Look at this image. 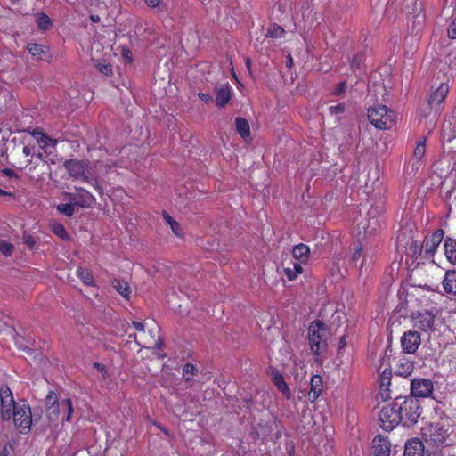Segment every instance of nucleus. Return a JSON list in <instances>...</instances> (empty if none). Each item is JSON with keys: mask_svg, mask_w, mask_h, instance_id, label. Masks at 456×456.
Masks as SVG:
<instances>
[{"mask_svg": "<svg viewBox=\"0 0 456 456\" xmlns=\"http://www.w3.org/2000/svg\"><path fill=\"white\" fill-rule=\"evenodd\" d=\"M397 410L400 416V421L405 426H411L417 423L421 414V408L418 399L413 397H405L400 403H397Z\"/></svg>", "mask_w": 456, "mask_h": 456, "instance_id": "obj_5", "label": "nucleus"}, {"mask_svg": "<svg viewBox=\"0 0 456 456\" xmlns=\"http://www.w3.org/2000/svg\"><path fill=\"white\" fill-rule=\"evenodd\" d=\"M412 323L422 331H433L436 329V317L428 311L419 312L412 315Z\"/></svg>", "mask_w": 456, "mask_h": 456, "instance_id": "obj_15", "label": "nucleus"}, {"mask_svg": "<svg viewBox=\"0 0 456 456\" xmlns=\"http://www.w3.org/2000/svg\"><path fill=\"white\" fill-rule=\"evenodd\" d=\"M362 61V56L361 54L354 56L352 60V67L354 69H358L361 65Z\"/></svg>", "mask_w": 456, "mask_h": 456, "instance_id": "obj_52", "label": "nucleus"}, {"mask_svg": "<svg viewBox=\"0 0 456 456\" xmlns=\"http://www.w3.org/2000/svg\"><path fill=\"white\" fill-rule=\"evenodd\" d=\"M310 255V248L307 245L300 243L296 245L292 250V256L298 263L305 264L308 261Z\"/></svg>", "mask_w": 456, "mask_h": 456, "instance_id": "obj_23", "label": "nucleus"}, {"mask_svg": "<svg viewBox=\"0 0 456 456\" xmlns=\"http://www.w3.org/2000/svg\"><path fill=\"white\" fill-rule=\"evenodd\" d=\"M144 4L156 12H165L167 10V4L163 0H142Z\"/></svg>", "mask_w": 456, "mask_h": 456, "instance_id": "obj_31", "label": "nucleus"}, {"mask_svg": "<svg viewBox=\"0 0 456 456\" xmlns=\"http://www.w3.org/2000/svg\"><path fill=\"white\" fill-rule=\"evenodd\" d=\"M282 273L289 281H292L303 273V267L301 263L291 262L288 266H283Z\"/></svg>", "mask_w": 456, "mask_h": 456, "instance_id": "obj_24", "label": "nucleus"}, {"mask_svg": "<svg viewBox=\"0 0 456 456\" xmlns=\"http://www.w3.org/2000/svg\"><path fill=\"white\" fill-rule=\"evenodd\" d=\"M308 340L313 354L317 357L327 348L325 324L321 321L312 322L308 328Z\"/></svg>", "mask_w": 456, "mask_h": 456, "instance_id": "obj_4", "label": "nucleus"}, {"mask_svg": "<svg viewBox=\"0 0 456 456\" xmlns=\"http://www.w3.org/2000/svg\"><path fill=\"white\" fill-rule=\"evenodd\" d=\"M61 412L65 414V416L63 417V420L67 421V422L70 421V419L72 418V414L74 412V409H73V405H72L71 400L69 398L61 400Z\"/></svg>", "mask_w": 456, "mask_h": 456, "instance_id": "obj_32", "label": "nucleus"}, {"mask_svg": "<svg viewBox=\"0 0 456 456\" xmlns=\"http://www.w3.org/2000/svg\"><path fill=\"white\" fill-rule=\"evenodd\" d=\"M22 240H23V242L29 248H33L34 246L36 245V240L35 239L33 238V236L31 234H29L28 232H24L23 234V237H22Z\"/></svg>", "mask_w": 456, "mask_h": 456, "instance_id": "obj_45", "label": "nucleus"}, {"mask_svg": "<svg viewBox=\"0 0 456 456\" xmlns=\"http://www.w3.org/2000/svg\"><path fill=\"white\" fill-rule=\"evenodd\" d=\"M76 274L84 284L88 286L94 284L93 274L87 268L79 266L76 271Z\"/></svg>", "mask_w": 456, "mask_h": 456, "instance_id": "obj_30", "label": "nucleus"}, {"mask_svg": "<svg viewBox=\"0 0 456 456\" xmlns=\"http://www.w3.org/2000/svg\"><path fill=\"white\" fill-rule=\"evenodd\" d=\"M37 25L41 30H48L52 26L53 22L50 17L45 12H40L37 16Z\"/></svg>", "mask_w": 456, "mask_h": 456, "instance_id": "obj_34", "label": "nucleus"}, {"mask_svg": "<svg viewBox=\"0 0 456 456\" xmlns=\"http://www.w3.org/2000/svg\"><path fill=\"white\" fill-rule=\"evenodd\" d=\"M122 56L128 61V62H132V53L129 50L123 49L122 51Z\"/></svg>", "mask_w": 456, "mask_h": 456, "instance_id": "obj_55", "label": "nucleus"}, {"mask_svg": "<svg viewBox=\"0 0 456 456\" xmlns=\"http://www.w3.org/2000/svg\"><path fill=\"white\" fill-rule=\"evenodd\" d=\"M285 35V30L282 27L273 24L267 31L266 37L272 38H281Z\"/></svg>", "mask_w": 456, "mask_h": 456, "instance_id": "obj_39", "label": "nucleus"}, {"mask_svg": "<svg viewBox=\"0 0 456 456\" xmlns=\"http://www.w3.org/2000/svg\"><path fill=\"white\" fill-rule=\"evenodd\" d=\"M443 287L447 293L456 295V271H448L445 273Z\"/></svg>", "mask_w": 456, "mask_h": 456, "instance_id": "obj_25", "label": "nucleus"}, {"mask_svg": "<svg viewBox=\"0 0 456 456\" xmlns=\"http://www.w3.org/2000/svg\"><path fill=\"white\" fill-rule=\"evenodd\" d=\"M96 69L103 75L109 77L112 75V66L106 61H100L96 64Z\"/></svg>", "mask_w": 456, "mask_h": 456, "instance_id": "obj_42", "label": "nucleus"}, {"mask_svg": "<svg viewBox=\"0 0 456 456\" xmlns=\"http://www.w3.org/2000/svg\"><path fill=\"white\" fill-rule=\"evenodd\" d=\"M112 285L116 291L119 293L124 298H128L131 294V289L127 281L120 279H114Z\"/></svg>", "mask_w": 456, "mask_h": 456, "instance_id": "obj_29", "label": "nucleus"}, {"mask_svg": "<svg viewBox=\"0 0 456 456\" xmlns=\"http://www.w3.org/2000/svg\"><path fill=\"white\" fill-rule=\"evenodd\" d=\"M170 228L172 230V232L178 237H182V232H181V226H180V224L178 222H176L175 220H172V224L170 225Z\"/></svg>", "mask_w": 456, "mask_h": 456, "instance_id": "obj_49", "label": "nucleus"}, {"mask_svg": "<svg viewBox=\"0 0 456 456\" xmlns=\"http://www.w3.org/2000/svg\"><path fill=\"white\" fill-rule=\"evenodd\" d=\"M198 97L204 102H209L212 101V96L208 94L200 92Z\"/></svg>", "mask_w": 456, "mask_h": 456, "instance_id": "obj_54", "label": "nucleus"}, {"mask_svg": "<svg viewBox=\"0 0 456 456\" xmlns=\"http://www.w3.org/2000/svg\"><path fill=\"white\" fill-rule=\"evenodd\" d=\"M57 401H59L57 394L53 390H50L45 397V408L57 403Z\"/></svg>", "mask_w": 456, "mask_h": 456, "instance_id": "obj_43", "label": "nucleus"}, {"mask_svg": "<svg viewBox=\"0 0 456 456\" xmlns=\"http://www.w3.org/2000/svg\"><path fill=\"white\" fill-rule=\"evenodd\" d=\"M232 98V89L228 83L216 89V104L219 108H224Z\"/></svg>", "mask_w": 456, "mask_h": 456, "instance_id": "obj_20", "label": "nucleus"}, {"mask_svg": "<svg viewBox=\"0 0 456 456\" xmlns=\"http://www.w3.org/2000/svg\"><path fill=\"white\" fill-rule=\"evenodd\" d=\"M52 231L56 236H58L61 240H69V235L67 232L65 227L62 224H59V223L53 224L52 225Z\"/></svg>", "mask_w": 456, "mask_h": 456, "instance_id": "obj_38", "label": "nucleus"}, {"mask_svg": "<svg viewBox=\"0 0 456 456\" xmlns=\"http://www.w3.org/2000/svg\"><path fill=\"white\" fill-rule=\"evenodd\" d=\"M369 221L358 223L354 227V234L357 240L358 247L352 256V260L357 262L362 256L363 248L369 244L370 232L368 230Z\"/></svg>", "mask_w": 456, "mask_h": 456, "instance_id": "obj_9", "label": "nucleus"}, {"mask_svg": "<svg viewBox=\"0 0 456 456\" xmlns=\"http://www.w3.org/2000/svg\"><path fill=\"white\" fill-rule=\"evenodd\" d=\"M448 82L441 83L437 87H432L428 94V104L430 106L431 110L435 111V116H437L441 110V105L445 100L449 92Z\"/></svg>", "mask_w": 456, "mask_h": 456, "instance_id": "obj_10", "label": "nucleus"}, {"mask_svg": "<svg viewBox=\"0 0 456 456\" xmlns=\"http://www.w3.org/2000/svg\"><path fill=\"white\" fill-rule=\"evenodd\" d=\"M444 231L436 230L431 235L427 236L424 240L423 248L428 255H434L444 239Z\"/></svg>", "mask_w": 456, "mask_h": 456, "instance_id": "obj_17", "label": "nucleus"}, {"mask_svg": "<svg viewBox=\"0 0 456 456\" xmlns=\"http://www.w3.org/2000/svg\"><path fill=\"white\" fill-rule=\"evenodd\" d=\"M423 454L424 445L419 439L414 438L406 443L403 456H423Z\"/></svg>", "mask_w": 456, "mask_h": 456, "instance_id": "obj_22", "label": "nucleus"}, {"mask_svg": "<svg viewBox=\"0 0 456 456\" xmlns=\"http://www.w3.org/2000/svg\"><path fill=\"white\" fill-rule=\"evenodd\" d=\"M2 173H4L8 177L16 176L15 172L12 169H10V168H4L2 170Z\"/></svg>", "mask_w": 456, "mask_h": 456, "instance_id": "obj_58", "label": "nucleus"}, {"mask_svg": "<svg viewBox=\"0 0 456 456\" xmlns=\"http://www.w3.org/2000/svg\"><path fill=\"white\" fill-rule=\"evenodd\" d=\"M94 367H95L97 370H104V366H103L102 364H101V363L94 362Z\"/></svg>", "mask_w": 456, "mask_h": 456, "instance_id": "obj_64", "label": "nucleus"}, {"mask_svg": "<svg viewBox=\"0 0 456 456\" xmlns=\"http://www.w3.org/2000/svg\"><path fill=\"white\" fill-rule=\"evenodd\" d=\"M378 194H379V200H378V204H377V208H378V214H379V216H380L384 211L385 200L383 198L381 190L379 191Z\"/></svg>", "mask_w": 456, "mask_h": 456, "instance_id": "obj_48", "label": "nucleus"}, {"mask_svg": "<svg viewBox=\"0 0 456 456\" xmlns=\"http://www.w3.org/2000/svg\"><path fill=\"white\" fill-rule=\"evenodd\" d=\"M75 207L76 205L74 202H69V203H61L57 206V210L65 215L66 216H72L75 213Z\"/></svg>", "mask_w": 456, "mask_h": 456, "instance_id": "obj_37", "label": "nucleus"}, {"mask_svg": "<svg viewBox=\"0 0 456 456\" xmlns=\"http://www.w3.org/2000/svg\"><path fill=\"white\" fill-rule=\"evenodd\" d=\"M434 390V383L431 379L418 378L411 382V397L415 399L429 397Z\"/></svg>", "mask_w": 456, "mask_h": 456, "instance_id": "obj_12", "label": "nucleus"}, {"mask_svg": "<svg viewBox=\"0 0 456 456\" xmlns=\"http://www.w3.org/2000/svg\"><path fill=\"white\" fill-rule=\"evenodd\" d=\"M10 419H13L16 428L20 433H28L32 425V413L28 403L25 400L20 401L15 409L11 411Z\"/></svg>", "mask_w": 456, "mask_h": 456, "instance_id": "obj_6", "label": "nucleus"}, {"mask_svg": "<svg viewBox=\"0 0 456 456\" xmlns=\"http://www.w3.org/2000/svg\"><path fill=\"white\" fill-rule=\"evenodd\" d=\"M14 247L12 243L0 240V252L4 256H11L13 253Z\"/></svg>", "mask_w": 456, "mask_h": 456, "instance_id": "obj_41", "label": "nucleus"}, {"mask_svg": "<svg viewBox=\"0 0 456 456\" xmlns=\"http://www.w3.org/2000/svg\"><path fill=\"white\" fill-rule=\"evenodd\" d=\"M153 425H154L157 428H159L160 431H162L164 434H166L167 436H168V435H169L168 430H167L166 428H164L160 423L154 421V422H153Z\"/></svg>", "mask_w": 456, "mask_h": 456, "instance_id": "obj_57", "label": "nucleus"}, {"mask_svg": "<svg viewBox=\"0 0 456 456\" xmlns=\"http://www.w3.org/2000/svg\"><path fill=\"white\" fill-rule=\"evenodd\" d=\"M198 372L196 366L192 363H186L183 368V375L186 381L191 379L193 376H195Z\"/></svg>", "mask_w": 456, "mask_h": 456, "instance_id": "obj_40", "label": "nucleus"}, {"mask_svg": "<svg viewBox=\"0 0 456 456\" xmlns=\"http://www.w3.org/2000/svg\"><path fill=\"white\" fill-rule=\"evenodd\" d=\"M413 369V362L408 359L403 358L401 359L397 364L396 373L399 376L407 377L412 373Z\"/></svg>", "mask_w": 456, "mask_h": 456, "instance_id": "obj_27", "label": "nucleus"}, {"mask_svg": "<svg viewBox=\"0 0 456 456\" xmlns=\"http://www.w3.org/2000/svg\"><path fill=\"white\" fill-rule=\"evenodd\" d=\"M346 346V336H342L340 338H339V341H338V349H342L344 348L345 346Z\"/></svg>", "mask_w": 456, "mask_h": 456, "instance_id": "obj_59", "label": "nucleus"}, {"mask_svg": "<svg viewBox=\"0 0 456 456\" xmlns=\"http://www.w3.org/2000/svg\"><path fill=\"white\" fill-rule=\"evenodd\" d=\"M235 128L237 133L243 138L246 139L250 135L249 123L246 118L238 117L234 121Z\"/></svg>", "mask_w": 456, "mask_h": 456, "instance_id": "obj_26", "label": "nucleus"}, {"mask_svg": "<svg viewBox=\"0 0 456 456\" xmlns=\"http://www.w3.org/2000/svg\"><path fill=\"white\" fill-rule=\"evenodd\" d=\"M65 199L83 208H89L95 202L92 193L82 187H75V192L65 193Z\"/></svg>", "mask_w": 456, "mask_h": 456, "instance_id": "obj_11", "label": "nucleus"}, {"mask_svg": "<svg viewBox=\"0 0 456 456\" xmlns=\"http://www.w3.org/2000/svg\"><path fill=\"white\" fill-rule=\"evenodd\" d=\"M426 153V137H421L416 143L413 151V156L417 162H419Z\"/></svg>", "mask_w": 456, "mask_h": 456, "instance_id": "obj_33", "label": "nucleus"}, {"mask_svg": "<svg viewBox=\"0 0 456 456\" xmlns=\"http://www.w3.org/2000/svg\"><path fill=\"white\" fill-rule=\"evenodd\" d=\"M134 328L138 331V334H130L129 338H133L134 342L141 347L150 348L152 346L153 354L158 356V358H165V354H160V351L163 349L164 342L163 339L158 335L157 340L154 339L152 335L153 330L149 331V336L146 334L144 330V322L139 321H133L132 322Z\"/></svg>", "mask_w": 456, "mask_h": 456, "instance_id": "obj_2", "label": "nucleus"}, {"mask_svg": "<svg viewBox=\"0 0 456 456\" xmlns=\"http://www.w3.org/2000/svg\"><path fill=\"white\" fill-rule=\"evenodd\" d=\"M323 389V381L321 375H314L310 381V391L308 393V400L314 403L321 395Z\"/></svg>", "mask_w": 456, "mask_h": 456, "instance_id": "obj_21", "label": "nucleus"}, {"mask_svg": "<svg viewBox=\"0 0 456 456\" xmlns=\"http://www.w3.org/2000/svg\"><path fill=\"white\" fill-rule=\"evenodd\" d=\"M420 343V334L417 330H407L400 338V344L403 351L410 354H414L418 350Z\"/></svg>", "mask_w": 456, "mask_h": 456, "instance_id": "obj_14", "label": "nucleus"}, {"mask_svg": "<svg viewBox=\"0 0 456 456\" xmlns=\"http://www.w3.org/2000/svg\"><path fill=\"white\" fill-rule=\"evenodd\" d=\"M455 428L447 419L430 423L422 428V436L427 443L434 445L451 444Z\"/></svg>", "mask_w": 456, "mask_h": 456, "instance_id": "obj_1", "label": "nucleus"}, {"mask_svg": "<svg viewBox=\"0 0 456 456\" xmlns=\"http://www.w3.org/2000/svg\"><path fill=\"white\" fill-rule=\"evenodd\" d=\"M41 134L40 142H42L44 145H49L54 146L56 144V141L50 138L49 136L45 135V134L41 132H34L33 134Z\"/></svg>", "mask_w": 456, "mask_h": 456, "instance_id": "obj_44", "label": "nucleus"}, {"mask_svg": "<svg viewBox=\"0 0 456 456\" xmlns=\"http://www.w3.org/2000/svg\"><path fill=\"white\" fill-rule=\"evenodd\" d=\"M448 63L449 65L452 66V67H456V49L452 52H451L448 56Z\"/></svg>", "mask_w": 456, "mask_h": 456, "instance_id": "obj_51", "label": "nucleus"}, {"mask_svg": "<svg viewBox=\"0 0 456 456\" xmlns=\"http://www.w3.org/2000/svg\"><path fill=\"white\" fill-rule=\"evenodd\" d=\"M444 251L447 259L452 264H456V240L451 238H447L444 240Z\"/></svg>", "mask_w": 456, "mask_h": 456, "instance_id": "obj_28", "label": "nucleus"}, {"mask_svg": "<svg viewBox=\"0 0 456 456\" xmlns=\"http://www.w3.org/2000/svg\"><path fill=\"white\" fill-rule=\"evenodd\" d=\"M346 89V82H340L338 84L337 88L335 90V94L339 95L343 94Z\"/></svg>", "mask_w": 456, "mask_h": 456, "instance_id": "obj_53", "label": "nucleus"}, {"mask_svg": "<svg viewBox=\"0 0 456 456\" xmlns=\"http://www.w3.org/2000/svg\"><path fill=\"white\" fill-rule=\"evenodd\" d=\"M45 411L49 419L56 420L61 411V402L57 401V403L46 407Z\"/></svg>", "mask_w": 456, "mask_h": 456, "instance_id": "obj_35", "label": "nucleus"}, {"mask_svg": "<svg viewBox=\"0 0 456 456\" xmlns=\"http://www.w3.org/2000/svg\"><path fill=\"white\" fill-rule=\"evenodd\" d=\"M420 115L423 118L436 117L435 116V111L431 110L430 106L428 104L425 108L420 110Z\"/></svg>", "mask_w": 456, "mask_h": 456, "instance_id": "obj_50", "label": "nucleus"}, {"mask_svg": "<svg viewBox=\"0 0 456 456\" xmlns=\"http://www.w3.org/2000/svg\"><path fill=\"white\" fill-rule=\"evenodd\" d=\"M1 417L4 420H9L11 411L15 409L18 403L14 401L12 390L7 385L0 387Z\"/></svg>", "mask_w": 456, "mask_h": 456, "instance_id": "obj_13", "label": "nucleus"}, {"mask_svg": "<svg viewBox=\"0 0 456 456\" xmlns=\"http://www.w3.org/2000/svg\"><path fill=\"white\" fill-rule=\"evenodd\" d=\"M65 169L73 180L83 181L92 185L99 193L102 189L99 185L97 177H92L86 175L87 161L78 160L77 159H68L63 164Z\"/></svg>", "mask_w": 456, "mask_h": 456, "instance_id": "obj_3", "label": "nucleus"}, {"mask_svg": "<svg viewBox=\"0 0 456 456\" xmlns=\"http://www.w3.org/2000/svg\"><path fill=\"white\" fill-rule=\"evenodd\" d=\"M245 64H246V67H247V69L248 71L249 72V74L251 75L252 72H251V60L250 58H246L245 60Z\"/></svg>", "mask_w": 456, "mask_h": 456, "instance_id": "obj_61", "label": "nucleus"}, {"mask_svg": "<svg viewBox=\"0 0 456 456\" xmlns=\"http://www.w3.org/2000/svg\"><path fill=\"white\" fill-rule=\"evenodd\" d=\"M271 372L273 383L286 398L289 399L291 397V393L289 385L285 381L283 374L274 368L272 369Z\"/></svg>", "mask_w": 456, "mask_h": 456, "instance_id": "obj_19", "label": "nucleus"}, {"mask_svg": "<svg viewBox=\"0 0 456 456\" xmlns=\"http://www.w3.org/2000/svg\"><path fill=\"white\" fill-rule=\"evenodd\" d=\"M379 421L380 427L386 431L392 430L401 422L397 410V402L387 406H384L381 409L379 414Z\"/></svg>", "mask_w": 456, "mask_h": 456, "instance_id": "obj_8", "label": "nucleus"}, {"mask_svg": "<svg viewBox=\"0 0 456 456\" xmlns=\"http://www.w3.org/2000/svg\"><path fill=\"white\" fill-rule=\"evenodd\" d=\"M163 218L165 219V221L169 224V226L171 225L172 224V220H175L167 211H163Z\"/></svg>", "mask_w": 456, "mask_h": 456, "instance_id": "obj_56", "label": "nucleus"}, {"mask_svg": "<svg viewBox=\"0 0 456 456\" xmlns=\"http://www.w3.org/2000/svg\"><path fill=\"white\" fill-rule=\"evenodd\" d=\"M12 192L5 191L0 188V196H12Z\"/></svg>", "mask_w": 456, "mask_h": 456, "instance_id": "obj_62", "label": "nucleus"}, {"mask_svg": "<svg viewBox=\"0 0 456 456\" xmlns=\"http://www.w3.org/2000/svg\"><path fill=\"white\" fill-rule=\"evenodd\" d=\"M447 35L450 38L456 39V18L449 25Z\"/></svg>", "mask_w": 456, "mask_h": 456, "instance_id": "obj_46", "label": "nucleus"}, {"mask_svg": "<svg viewBox=\"0 0 456 456\" xmlns=\"http://www.w3.org/2000/svg\"><path fill=\"white\" fill-rule=\"evenodd\" d=\"M395 122V112L387 106L372 108V126L379 130L390 129Z\"/></svg>", "mask_w": 456, "mask_h": 456, "instance_id": "obj_7", "label": "nucleus"}, {"mask_svg": "<svg viewBox=\"0 0 456 456\" xmlns=\"http://www.w3.org/2000/svg\"><path fill=\"white\" fill-rule=\"evenodd\" d=\"M27 49L31 55L37 57L38 59L45 53V46L41 44L29 43L28 44Z\"/></svg>", "mask_w": 456, "mask_h": 456, "instance_id": "obj_36", "label": "nucleus"}, {"mask_svg": "<svg viewBox=\"0 0 456 456\" xmlns=\"http://www.w3.org/2000/svg\"><path fill=\"white\" fill-rule=\"evenodd\" d=\"M23 153L25 154V156H29L30 155V149L28 146H24L23 147Z\"/></svg>", "mask_w": 456, "mask_h": 456, "instance_id": "obj_63", "label": "nucleus"}, {"mask_svg": "<svg viewBox=\"0 0 456 456\" xmlns=\"http://www.w3.org/2000/svg\"><path fill=\"white\" fill-rule=\"evenodd\" d=\"M293 65V58L290 54H288L286 57V67L291 68Z\"/></svg>", "mask_w": 456, "mask_h": 456, "instance_id": "obj_60", "label": "nucleus"}, {"mask_svg": "<svg viewBox=\"0 0 456 456\" xmlns=\"http://www.w3.org/2000/svg\"><path fill=\"white\" fill-rule=\"evenodd\" d=\"M329 111L330 114H338L343 113L345 111V105L342 103L332 105L329 107Z\"/></svg>", "mask_w": 456, "mask_h": 456, "instance_id": "obj_47", "label": "nucleus"}, {"mask_svg": "<svg viewBox=\"0 0 456 456\" xmlns=\"http://www.w3.org/2000/svg\"><path fill=\"white\" fill-rule=\"evenodd\" d=\"M373 456H390V444L387 438L376 436L372 439Z\"/></svg>", "mask_w": 456, "mask_h": 456, "instance_id": "obj_18", "label": "nucleus"}, {"mask_svg": "<svg viewBox=\"0 0 456 456\" xmlns=\"http://www.w3.org/2000/svg\"><path fill=\"white\" fill-rule=\"evenodd\" d=\"M391 380H392V370L390 368H385L379 377V393L377 398L384 402L391 399Z\"/></svg>", "mask_w": 456, "mask_h": 456, "instance_id": "obj_16", "label": "nucleus"}]
</instances>
